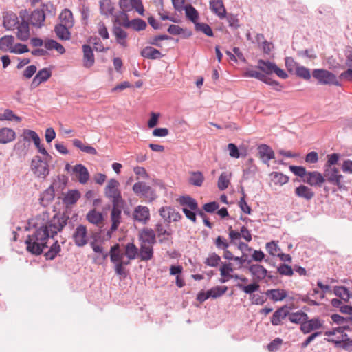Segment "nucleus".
Masks as SVG:
<instances>
[{"label": "nucleus", "mask_w": 352, "mask_h": 352, "mask_svg": "<svg viewBox=\"0 0 352 352\" xmlns=\"http://www.w3.org/2000/svg\"><path fill=\"white\" fill-rule=\"evenodd\" d=\"M69 217L65 212L56 213L49 221L41 225L34 222V219L28 221L25 230H34L25 241L26 251L32 255L39 256L44 249L47 248L49 239H54L58 232H61L68 223Z\"/></svg>", "instance_id": "obj_1"}, {"label": "nucleus", "mask_w": 352, "mask_h": 352, "mask_svg": "<svg viewBox=\"0 0 352 352\" xmlns=\"http://www.w3.org/2000/svg\"><path fill=\"white\" fill-rule=\"evenodd\" d=\"M119 185V182L116 179H111L108 184L107 185L104 190L105 196L109 197L110 196H113L115 192L119 191L118 190V186Z\"/></svg>", "instance_id": "obj_49"}, {"label": "nucleus", "mask_w": 352, "mask_h": 352, "mask_svg": "<svg viewBox=\"0 0 352 352\" xmlns=\"http://www.w3.org/2000/svg\"><path fill=\"white\" fill-rule=\"evenodd\" d=\"M31 170L39 178L45 179L50 174L49 165L39 155H36L31 162Z\"/></svg>", "instance_id": "obj_5"}, {"label": "nucleus", "mask_w": 352, "mask_h": 352, "mask_svg": "<svg viewBox=\"0 0 352 352\" xmlns=\"http://www.w3.org/2000/svg\"><path fill=\"white\" fill-rule=\"evenodd\" d=\"M146 23L142 19L137 18L132 19V28L135 31H142L146 28Z\"/></svg>", "instance_id": "obj_57"}, {"label": "nucleus", "mask_w": 352, "mask_h": 352, "mask_svg": "<svg viewBox=\"0 0 352 352\" xmlns=\"http://www.w3.org/2000/svg\"><path fill=\"white\" fill-rule=\"evenodd\" d=\"M258 155L262 162L268 164L270 160L274 159L275 154L272 148L265 144H261L257 148Z\"/></svg>", "instance_id": "obj_12"}, {"label": "nucleus", "mask_w": 352, "mask_h": 352, "mask_svg": "<svg viewBox=\"0 0 352 352\" xmlns=\"http://www.w3.org/2000/svg\"><path fill=\"white\" fill-rule=\"evenodd\" d=\"M55 192L54 185H50L41 195L40 203L43 206H48L54 199Z\"/></svg>", "instance_id": "obj_28"}, {"label": "nucleus", "mask_w": 352, "mask_h": 352, "mask_svg": "<svg viewBox=\"0 0 352 352\" xmlns=\"http://www.w3.org/2000/svg\"><path fill=\"white\" fill-rule=\"evenodd\" d=\"M324 182L337 187V189L342 191L347 190L346 184L349 182L344 180V177L340 174L338 168H325L323 170Z\"/></svg>", "instance_id": "obj_3"}, {"label": "nucleus", "mask_w": 352, "mask_h": 352, "mask_svg": "<svg viewBox=\"0 0 352 352\" xmlns=\"http://www.w3.org/2000/svg\"><path fill=\"white\" fill-rule=\"evenodd\" d=\"M61 248L58 241L56 240L53 244L50 247V249L47 252H46L44 254L46 260H53L54 259L58 253L60 252Z\"/></svg>", "instance_id": "obj_40"}, {"label": "nucleus", "mask_w": 352, "mask_h": 352, "mask_svg": "<svg viewBox=\"0 0 352 352\" xmlns=\"http://www.w3.org/2000/svg\"><path fill=\"white\" fill-rule=\"evenodd\" d=\"M80 192L78 190H69L63 199L65 205L75 204L80 198Z\"/></svg>", "instance_id": "obj_34"}, {"label": "nucleus", "mask_w": 352, "mask_h": 352, "mask_svg": "<svg viewBox=\"0 0 352 352\" xmlns=\"http://www.w3.org/2000/svg\"><path fill=\"white\" fill-rule=\"evenodd\" d=\"M265 294L274 302L284 300L287 296V292L285 289H267Z\"/></svg>", "instance_id": "obj_32"}, {"label": "nucleus", "mask_w": 352, "mask_h": 352, "mask_svg": "<svg viewBox=\"0 0 352 352\" xmlns=\"http://www.w3.org/2000/svg\"><path fill=\"white\" fill-rule=\"evenodd\" d=\"M69 28L71 27L58 23L55 25L54 32L59 39L68 41L71 38V32L69 31Z\"/></svg>", "instance_id": "obj_29"}, {"label": "nucleus", "mask_w": 352, "mask_h": 352, "mask_svg": "<svg viewBox=\"0 0 352 352\" xmlns=\"http://www.w3.org/2000/svg\"><path fill=\"white\" fill-rule=\"evenodd\" d=\"M292 307L287 305H285L278 308L272 314L270 322L274 326H278L282 324V320H284L286 317H288L289 314V310Z\"/></svg>", "instance_id": "obj_11"}, {"label": "nucleus", "mask_w": 352, "mask_h": 352, "mask_svg": "<svg viewBox=\"0 0 352 352\" xmlns=\"http://www.w3.org/2000/svg\"><path fill=\"white\" fill-rule=\"evenodd\" d=\"M225 18H226L227 21L230 28L233 29H237L238 28H239L240 25L237 15L229 13L228 14H226Z\"/></svg>", "instance_id": "obj_55"}, {"label": "nucleus", "mask_w": 352, "mask_h": 352, "mask_svg": "<svg viewBox=\"0 0 352 352\" xmlns=\"http://www.w3.org/2000/svg\"><path fill=\"white\" fill-rule=\"evenodd\" d=\"M272 175L273 176L274 179L275 180V182L277 184H279L280 185H283L287 184L289 182V177L278 172H273L272 173Z\"/></svg>", "instance_id": "obj_60"}, {"label": "nucleus", "mask_w": 352, "mask_h": 352, "mask_svg": "<svg viewBox=\"0 0 352 352\" xmlns=\"http://www.w3.org/2000/svg\"><path fill=\"white\" fill-rule=\"evenodd\" d=\"M179 201L181 206H188L191 210H195L196 216L199 215L202 219L207 217L205 214L206 212L204 210L199 209L197 201L190 195L181 196Z\"/></svg>", "instance_id": "obj_8"}, {"label": "nucleus", "mask_w": 352, "mask_h": 352, "mask_svg": "<svg viewBox=\"0 0 352 352\" xmlns=\"http://www.w3.org/2000/svg\"><path fill=\"white\" fill-rule=\"evenodd\" d=\"M245 166L243 178L245 180H248L255 175L257 171V166L254 164V160L252 158H249L247 160Z\"/></svg>", "instance_id": "obj_27"}, {"label": "nucleus", "mask_w": 352, "mask_h": 352, "mask_svg": "<svg viewBox=\"0 0 352 352\" xmlns=\"http://www.w3.org/2000/svg\"><path fill=\"white\" fill-rule=\"evenodd\" d=\"M331 318L332 321L337 324H342L344 322H352V316L344 317L338 314H333L331 316Z\"/></svg>", "instance_id": "obj_56"}, {"label": "nucleus", "mask_w": 352, "mask_h": 352, "mask_svg": "<svg viewBox=\"0 0 352 352\" xmlns=\"http://www.w3.org/2000/svg\"><path fill=\"white\" fill-rule=\"evenodd\" d=\"M87 220L94 225H98L104 221V217L102 212L92 209L88 212L86 215Z\"/></svg>", "instance_id": "obj_36"}, {"label": "nucleus", "mask_w": 352, "mask_h": 352, "mask_svg": "<svg viewBox=\"0 0 352 352\" xmlns=\"http://www.w3.org/2000/svg\"><path fill=\"white\" fill-rule=\"evenodd\" d=\"M210 9L221 19L225 18L226 16V10L222 0H210Z\"/></svg>", "instance_id": "obj_20"}, {"label": "nucleus", "mask_w": 352, "mask_h": 352, "mask_svg": "<svg viewBox=\"0 0 352 352\" xmlns=\"http://www.w3.org/2000/svg\"><path fill=\"white\" fill-rule=\"evenodd\" d=\"M72 173L76 175L81 184H86L89 179V173L87 168L82 164L75 165L72 168Z\"/></svg>", "instance_id": "obj_14"}, {"label": "nucleus", "mask_w": 352, "mask_h": 352, "mask_svg": "<svg viewBox=\"0 0 352 352\" xmlns=\"http://www.w3.org/2000/svg\"><path fill=\"white\" fill-rule=\"evenodd\" d=\"M30 23L36 27V28H41L43 25L45 19V14L44 13V10H41L40 9L34 10L30 17Z\"/></svg>", "instance_id": "obj_21"}, {"label": "nucleus", "mask_w": 352, "mask_h": 352, "mask_svg": "<svg viewBox=\"0 0 352 352\" xmlns=\"http://www.w3.org/2000/svg\"><path fill=\"white\" fill-rule=\"evenodd\" d=\"M73 145L79 148L81 151L85 152L88 154L96 155L98 154L96 148L91 146H85L82 144V142L78 140L75 139L73 140Z\"/></svg>", "instance_id": "obj_43"}, {"label": "nucleus", "mask_w": 352, "mask_h": 352, "mask_svg": "<svg viewBox=\"0 0 352 352\" xmlns=\"http://www.w3.org/2000/svg\"><path fill=\"white\" fill-rule=\"evenodd\" d=\"M277 272L280 275L284 276H292L294 274V270L292 266L285 263L280 264L277 268Z\"/></svg>", "instance_id": "obj_54"}, {"label": "nucleus", "mask_w": 352, "mask_h": 352, "mask_svg": "<svg viewBox=\"0 0 352 352\" xmlns=\"http://www.w3.org/2000/svg\"><path fill=\"white\" fill-rule=\"evenodd\" d=\"M133 191L137 196L147 199L150 201L156 198L155 190L143 182L135 183L133 186Z\"/></svg>", "instance_id": "obj_6"}, {"label": "nucleus", "mask_w": 352, "mask_h": 352, "mask_svg": "<svg viewBox=\"0 0 352 352\" xmlns=\"http://www.w3.org/2000/svg\"><path fill=\"white\" fill-rule=\"evenodd\" d=\"M189 183L195 186H201L204 181V176L200 171H193L190 173Z\"/></svg>", "instance_id": "obj_45"}, {"label": "nucleus", "mask_w": 352, "mask_h": 352, "mask_svg": "<svg viewBox=\"0 0 352 352\" xmlns=\"http://www.w3.org/2000/svg\"><path fill=\"white\" fill-rule=\"evenodd\" d=\"M140 56L148 59H160L164 56L162 52L152 46H146L140 51Z\"/></svg>", "instance_id": "obj_22"}, {"label": "nucleus", "mask_w": 352, "mask_h": 352, "mask_svg": "<svg viewBox=\"0 0 352 352\" xmlns=\"http://www.w3.org/2000/svg\"><path fill=\"white\" fill-rule=\"evenodd\" d=\"M230 184V180L226 173H222L218 179V188L220 190H225Z\"/></svg>", "instance_id": "obj_53"}, {"label": "nucleus", "mask_w": 352, "mask_h": 352, "mask_svg": "<svg viewBox=\"0 0 352 352\" xmlns=\"http://www.w3.org/2000/svg\"><path fill=\"white\" fill-rule=\"evenodd\" d=\"M241 193L242 197H241L239 201V206L241 208V211H243L244 213L247 214H251L252 213V208L250 206L247 204L245 201V194L244 192L243 188L241 187Z\"/></svg>", "instance_id": "obj_51"}, {"label": "nucleus", "mask_w": 352, "mask_h": 352, "mask_svg": "<svg viewBox=\"0 0 352 352\" xmlns=\"http://www.w3.org/2000/svg\"><path fill=\"white\" fill-rule=\"evenodd\" d=\"M114 7L111 0L100 1V12L107 17L113 15Z\"/></svg>", "instance_id": "obj_35"}, {"label": "nucleus", "mask_w": 352, "mask_h": 352, "mask_svg": "<svg viewBox=\"0 0 352 352\" xmlns=\"http://www.w3.org/2000/svg\"><path fill=\"white\" fill-rule=\"evenodd\" d=\"M276 64L268 60L259 59L258 60L257 68L260 69L265 75L269 76L274 74Z\"/></svg>", "instance_id": "obj_24"}, {"label": "nucleus", "mask_w": 352, "mask_h": 352, "mask_svg": "<svg viewBox=\"0 0 352 352\" xmlns=\"http://www.w3.org/2000/svg\"><path fill=\"white\" fill-rule=\"evenodd\" d=\"M59 19L63 24L72 28L74 24L72 12L67 8L64 9L59 15Z\"/></svg>", "instance_id": "obj_37"}, {"label": "nucleus", "mask_w": 352, "mask_h": 352, "mask_svg": "<svg viewBox=\"0 0 352 352\" xmlns=\"http://www.w3.org/2000/svg\"><path fill=\"white\" fill-rule=\"evenodd\" d=\"M324 340L327 342L333 343L336 347L342 348L348 352L352 351V339L349 338H345L341 340L333 338H325Z\"/></svg>", "instance_id": "obj_26"}, {"label": "nucleus", "mask_w": 352, "mask_h": 352, "mask_svg": "<svg viewBox=\"0 0 352 352\" xmlns=\"http://www.w3.org/2000/svg\"><path fill=\"white\" fill-rule=\"evenodd\" d=\"M195 30L197 32H201L208 36H214V33L211 27L205 23H195Z\"/></svg>", "instance_id": "obj_47"}, {"label": "nucleus", "mask_w": 352, "mask_h": 352, "mask_svg": "<svg viewBox=\"0 0 352 352\" xmlns=\"http://www.w3.org/2000/svg\"><path fill=\"white\" fill-rule=\"evenodd\" d=\"M289 170L293 173L296 176H298L302 179L306 177L308 171H307L305 167L302 166H289Z\"/></svg>", "instance_id": "obj_52"}, {"label": "nucleus", "mask_w": 352, "mask_h": 352, "mask_svg": "<svg viewBox=\"0 0 352 352\" xmlns=\"http://www.w3.org/2000/svg\"><path fill=\"white\" fill-rule=\"evenodd\" d=\"M112 32L116 36V42L121 46L126 47L127 46V42L126 41L127 37L126 32L120 26H114Z\"/></svg>", "instance_id": "obj_31"}, {"label": "nucleus", "mask_w": 352, "mask_h": 352, "mask_svg": "<svg viewBox=\"0 0 352 352\" xmlns=\"http://www.w3.org/2000/svg\"><path fill=\"white\" fill-rule=\"evenodd\" d=\"M83 51V66L86 68H90L95 63V58L92 48L89 45H82Z\"/></svg>", "instance_id": "obj_19"}, {"label": "nucleus", "mask_w": 352, "mask_h": 352, "mask_svg": "<svg viewBox=\"0 0 352 352\" xmlns=\"http://www.w3.org/2000/svg\"><path fill=\"white\" fill-rule=\"evenodd\" d=\"M19 24L18 16L13 12H6L3 15V25L7 30H12Z\"/></svg>", "instance_id": "obj_23"}, {"label": "nucleus", "mask_w": 352, "mask_h": 352, "mask_svg": "<svg viewBox=\"0 0 352 352\" xmlns=\"http://www.w3.org/2000/svg\"><path fill=\"white\" fill-rule=\"evenodd\" d=\"M184 10H185L186 18L195 25V23H198L199 14L198 11L190 3L184 6Z\"/></svg>", "instance_id": "obj_39"}, {"label": "nucleus", "mask_w": 352, "mask_h": 352, "mask_svg": "<svg viewBox=\"0 0 352 352\" xmlns=\"http://www.w3.org/2000/svg\"><path fill=\"white\" fill-rule=\"evenodd\" d=\"M19 16L21 18V23L16 27L17 29L16 36L19 40L25 41L30 38L29 22L26 20L28 16L27 10H21L19 12Z\"/></svg>", "instance_id": "obj_7"}, {"label": "nucleus", "mask_w": 352, "mask_h": 352, "mask_svg": "<svg viewBox=\"0 0 352 352\" xmlns=\"http://www.w3.org/2000/svg\"><path fill=\"white\" fill-rule=\"evenodd\" d=\"M15 138L16 133L13 129L7 127L0 129V144H8Z\"/></svg>", "instance_id": "obj_25"}, {"label": "nucleus", "mask_w": 352, "mask_h": 352, "mask_svg": "<svg viewBox=\"0 0 352 352\" xmlns=\"http://www.w3.org/2000/svg\"><path fill=\"white\" fill-rule=\"evenodd\" d=\"M135 9L140 15H144V8L142 0H130V9Z\"/></svg>", "instance_id": "obj_59"}, {"label": "nucleus", "mask_w": 352, "mask_h": 352, "mask_svg": "<svg viewBox=\"0 0 352 352\" xmlns=\"http://www.w3.org/2000/svg\"><path fill=\"white\" fill-rule=\"evenodd\" d=\"M138 238L141 243L153 245L156 243V234L151 228H144L140 232Z\"/></svg>", "instance_id": "obj_13"}, {"label": "nucleus", "mask_w": 352, "mask_h": 352, "mask_svg": "<svg viewBox=\"0 0 352 352\" xmlns=\"http://www.w3.org/2000/svg\"><path fill=\"white\" fill-rule=\"evenodd\" d=\"M14 38L12 35H6L0 38V50L7 52L12 48Z\"/></svg>", "instance_id": "obj_42"}, {"label": "nucleus", "mask_w": 352, "mask_h": 352, "mask_svg": "<svg viewBox=\"0 0 352 352\" xmlns=\"http://www.w3.org/2000/svg\"><path fill=\"white\" fill-rule=\"evenodd\" d=\"M138 248L135 246V245L131 242L128 243L125 245V252L124 255L129 259V260H133L135 259L137 256H138Z\"/></svg>", "instance_id": "obj_44"}, {"label": "nucleus", "mask_w": 352, "mask_h": 352, "mask_svg": "<svg viewBox=\"0 0 352 352\" xmlns=\"http://www.w3.org/2000/svg\"><path fill=\"white\" fill-rule=\"evenodd\" d=\"M312 76L318 80L319 85H333L342 86V84L337 80L336 76L330 71L324 69H314L312 71Z\"/></svg>", "instance_id": "obj_4"}, {"label": "nucleus", "mask_w": 352, "mask_h": 352, "mask_svg": "<svg viewBox=\"0 0 352 352\" xmlns=\"http://www.w3.org/2000/svg\"><path fill=\"white\" fill-rule=\"evenodd\" d=\"M335 295L340 298V300L348 302L351 298L350 292L345 286H336L333 289Z\"/></svg>", "instance_id": "obj_41"}, {"label": "nucleus", "mask_w": 352, "mask_h": 352, "mask_svg": "<svg viewBox=\"0 0 352 352\" xmlns=\"http://www.w3.org/2000/svg\"><path fill=\"white\" fill-rule=\"evenodd\" d=\"M283 344V339L276 338L267 344V349L271 352H274L280 349Z\"/></svg>", "instance_id": "obj_63"}, {"label": "nucleus", "mask_w": 352, "mask_h": 352, "mask_svg": "<svg viewBox=\"0 0 352 352\" xmlns=\"http://www.w3.org/2000/svg\"><path fill=\"white\" fill-rule=\"evenodd\" d=\"M138 256L142 261H149L153 256V248L151 245L141 243Z\"/></svg>", "instance_id": "obj_38"}, {"label": "nucleus", "mask_w": 352, "mask_h": 352, "mask_svg": "<svg viewBox=\"0 0 352 352\" xmlns=\"http://www.w3.org/2000/svg\"><path fill=\"white\" fill-rule=\"evenodd\" d=\"M340 158V154L337 153H333L331 154H328L327 155V161L324 165V168H337L336 165L338 164L339 160Z\"/></svg>", "instance_id": "obj_46"}, {"label": "nucleus", "mask_w": 352, "mask_h": 352, "mask_svg": "<svg viewBox=\"0 0 352 352\" xmlns=\"http://www.w3.org/2000/svg\"><path fill=\"white\" fill-rule=\"evenodd\" d=\"M228 290L227 286H216L208 290L210 298H217L223 296Z\"/></svg>", "instance_id": "obj_48"}, {"label": "nucleus", "mask_w": 352, "mask_h": 352, "mask_svg": "<svg viewBox=\"0 0 352 352\" xmlns=\"http://www.w3.org/2000/svg\"><path fill=\"white\" fill-rule=\"evenodd\" d=\"M294 193L296 197L304 199L307 201L311 200L315 196L312 189L303 184L296 187L294 190Z\"/></svg>", "instance_id": "obj_18"}, {"label": "nucleus", "mask_w": 352, "mask_h": 352, "mask_svg": "<svg viewBox=\"0 0 352 352\" xmlns=\"http://www.w3.org/2000/svg\"><path fill=\"white\" fill-rule=\"evenodd\" d=\"M243 268L248 269L253 276V281L248 285L237 283L235 287L243 291L245 294L251 295L258 291L260 288L259 281L263 280L267 276L268 271L263 265L259 264H252L244 265Z\"/></svg>", "instance_id": "obj_2"}, {"label": "nucleus", "mask_w": 352, "mask_h": 352, "mask_svg": "<svg viewBox=\"0 0 352 352\" xmlns=\"http://www.w3.org/2000/svg\"><path fill=\"white\" fill-rule=\"evenodd\" d=\"M219 204L218 202L214 201L205 204L203 206V210L208 213H213L218 210Z\"/></svg>", "instance_id": "obj_64"}, {"label": "nucleus", "mask_w": 352, "mask_h": 352, "mask_svg": "<svg viewBox=\"0 0 352 352\" xmlns=\"http://www.w3.org/2000/svg\"><path fill=\"white\" fill-rule=\"evenodd\" d=\"M322 326L319 318H314L306 322L305 324H301L300 331L304 334H307L312 331L319 329Z\"/></svg>", "instance_id": "obj_17"}, {"label": "nucleus", "mask_w": 352, "mask_h": 352, "mask_svg": "<svg viewBox=\"0 0 352 352\" xmlns=\"http://www.w3.org/2000/svg\"><path fill=\"white\" fill-rule=\"evenodd\" d=\"M133 216L135 221L145 224L150 219L149 209L146 206H138L135 208Z\"/></svg>", "instance_id": "obj_16"}, {"label": "nucleus", "mask_w": 352, "mask_h": 352, "mask_svg": "<svg viewBox=\"0 0 352 352\" xmlns=\"http://www.w3.org/2000/svg\"><path fill=\"white\" fill-rule=\"evenodd\" d=\"M170 209H172V207L166 206L162 207L159 210L160 216L167 222L168 225L171 222V210Z\"/></svg>", "instance_id": "obj_58"}, {"label": "nucleus", "mask_w": 352, "mask_h": 352, "mask_svg": "<svg viewBox=\"0 0 352 352\" xmlns=\"http://www.w3.org/2000/svg\"><path fill=\"white\" fill-rule=\"evenodd\" d=\"M234 271L232 264L231 263H224L220 267V274L222 278H220L219 281L221 283H226L229 279L231 278L232 272Z\"/></svg>", "instance_id": "obj_33"}, {"label": "nucleus", "mask_w": 352, "mask_h": 352, "mask_svg": "<svg viewBox=\"0 0 352 352\" xmlns=\"http://www.w3.org/2000/svg\"><path fill=\"white\" fill-rule=\"evenodd\" d=\"M73 239L78 247H83L88 243L87 230L86 226L80 224L73 234Z\"/></svg>", "instance_id": "obj_10"}, {"label": "nucleus", "mask_w": 352, "mask_h": 352, "mask_svg": "<svg viewBox=\"0 0 352 352\" xmlns=\"http://www.w3.org/2000/svg\"><path fill=\"white\" fill-rule=\"evenodd\" d=\"M221 261V257L216 253H212L206 258L205 263L210 267H217Z\"/></svg>", "instance_id": "obj_61"}, {"label": "nucleus", "mask_w": 352, "mask_h": 352, "mask_svg": "<svg viewBox=\"0 0 352 352\" xmlns=\"http://www.w3.org/2000/svg\"><path fill=\"white\" fill-rule=\"evenodd\" d=\"M296 74L297 76L306 80H310L311 77L309 69L304 66L297 65L296 67Z\"/></svg>", "instance_id": "obj_50"}, {"label": "nucleus", "mask_w": 352, "mask_h": 352, "mask_svg": "<svg viewBox=\"0 0 352 352\" xmlns=\"http://www.w3.org/2000/svg\"><path fill=\"white\" fill-rule=\"evenodd\" d=\"M324 179V173L314 170L308 171L306 177L302 181L311 186L321 187L322 184L325 182Z\"/></svg>", "instance_id": "obj_9"}, {"label": "nucleus", "mask_w": 352, "mask_h": 352, "mask_svg": "<svg viewBox=\"0 0 352 352\" xmlns=\"http://www.w3.org/2000/svg\"><path fill=\"white\" fill-rule=\"evenodd\" d=\"M3 117L4 120H8V121L15 120L17 122H20L22 120L21 117L15 115L12 110L8 109L4 110L3 113Z\"/></svg>", "instance_id": "obj_62"}, {"label": "nucleus", "mask_w": 352, "mask_h": 352, "mask_svg": "<svg viewBox=\"0 0 352 352\" xmlns=\"http://www.w3.org/2000/svg\"><path fill=\"white\" fill-rule=\"evenodd\" d=\"M124 254L122 252L120 245L116 243L111 247L109 251L110 260L113 263H117L122 261L124 258Z\"/></svg>", "instance_id": "obj_30"}, {"label": "nucleus", "mask_w": 352, "mask_h": 352, "mask_svg": "<svg viewBox=\"0 0 352 352\" xmlns=\"http://www.w3.org/2000/svg\"><path fill=\"white\" fill-rule=\"evenodd\" d=\"M51 76L52 71L50 68L45 67L39 70L31 82V87L32 89L36 88L41 83L47 81Z\"/></svg>", "instance_id": "obj_15"}]
</instances>
